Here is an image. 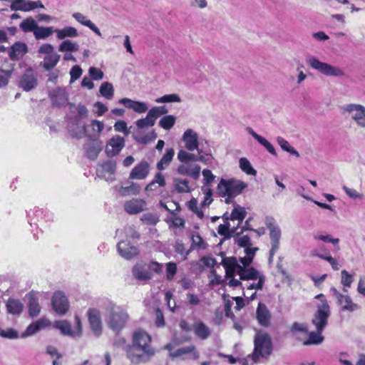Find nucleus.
Listing matches in <instances>:
<instances>
[{"label": "nucleus", "mask_w": 365, "mask_h": 365, "mask_svg": "<svg viewBox=\"0 0 365 365\" xmlns=\"http://www.w3.org/2000/svg\"><path fill=\"white\" fill-rule=\"evenodd\" d=\"M53 103L57 106L66 105L68 101V96L65 89L57 88L52 93Z\"/></svg>", "instance_id": "nucleus-34"}, {"label": "nucleus", "mask_w": 365, "mask_h": 365, "mask_svg": "<svg viewBox=\"0 0 365 365\" xmlns=\"http://www.w3.org/2000/svg\"><path fill=\"white\" fill-rule=\"evenodd\" d=\"M344 112L347 113L356 125L365 129V106L359 103H350L344 107Z\"/></svg>", "instance_id": "nucleus-10"}, {"label": "nucleus", "mask_w": 365, "mask_h": 365, "mask_svg": "<svg viewBox=\"0 0 365 365\" xmlns=\"http://www.w3.org/2000/svg\"><path fill=\"white\" fill-rule=\"evenodd\" d=\"M28 309L29 314L31 317H37L41 312L38 299L34 292H29L28 294Z\"/></svg>", "instance_id": "nucleus-29"}, {"label": "nucleus", "mask_w": 365, "mask_h": 365, "mask_svg": "<svg viewBox=\"0 0 365 365\" xmlns=\"http://www.w3.org/2000/svg\"><path fill=\"white\" fill-rule=\"evenodd\" d=\"M247 186L245 182L239 180L222 178L217 185V192L225 198V202L229 204L233 198L242 193Z\"/></svg>", "instance_id": "nucleus-4"}, {"label": "nucleus", "mask_w": 365, "mask_h": 365, "mask_svg": "<svg viewBox=\"0 0 365 365\" xmlns=\"http://www.w3.org/2000/svg\"><path fill=\"white\" fill-rule=\"evenodd\" d=\"M247 212L245 209L240 205H236L232 210L230 220L232 221L237 220L238 225L241 224L245 218Z\"/></svg>", "instance_id": "nucleus-42"}, {"label": "nucleus", "mask_w": 365, "mask_h": 365, "mask_svg": "<svg viewBox=\"0 0 365 365\" xmlns=\"http://www.w3.org/2000/svg\"><path fill=\"white\" fill-rule=\"evenodd\" d=\"M188 207L192 210L199 218L202 219L204 217L203 211L198 207L197 200L195 198L191 199L188 202Z\"/></svg>", "instance_id": "nucleus-57"}, {"label": "nucleus", "mask_w": 365, "mask_h": 365, "mask_svg": "<svg viewBox=\"0 0 365 365\" xmlns=\"http://www.w3.org/2000/svg\"><path fill=\"white\" fill-rule=\"evenodd\" d=\"M93 112L97 116H102L108 110V107L100 101H97L93 104Z\"/></svg>", "instance_id": "nucleus-62"}, {"label": "nucleus", "mask_w": 365, "mask_h": 365, "mask_svg": "<svg viewBox=\"0 0 365 365\" xmlns=\"http://www.w3.org/2000/svg\"><path fill=\"white\" fill-rule=\"evenodd\" d=\"M79 50V45L71 40H63L58 46L60 52H76Z\"/></svg>", "instance_id": "nucleus-41"}, {"label": "nucleus", "mask_w": 365, "mask_h": 365, "mask_svg": "<svg viewBox=\"0 0 365 365\" xmlns=\"http://www.w3.org/2000/svg\"><path fill=\"white\" fill-rule=\"evenodd\" d=\"M37 26L36 21L31 17L26 18L19 25L20 29L24 32L33 31L34 33Z\"/></svg>", "instance_id": "nucleus-45"}, {"label": "nucleus", "mask_w": 365, "mask_h": 365, "mask_svg": "<svg viewBox=\"0 0 365 365\" xmlns=\"http://www.w3.org/2000/svg\"><path fill=\"white\" fill-rule=\"evenodd\" d=\"M150 172V164L146 161H142L137 164L130 171L129 178L132 180H144Z\"/></svg>", "instance_id": "nucleus-24"}, {"label": "nucleus", "mask_w": 365, "mask_h": 365, "mask_svg": "<svg viewBox=\"0 0 365 365\" xmlns=\"http://www.w3.org/2000/svg\"><path fill=\"white\" fill-rule=\"evenodd\" d=\"M44 9V6L41 1H31V0H13L10 5L11 11H21L28 12L33 11L36 9Z\"/></svg>", "instance_id": "nucleus-13"}, {"label": "nucleus", "mask_w": 365, "mask_h": 365, "mask_svg": "<svg viewBox=\"0 0 365 365\" xmlns=\"http://www.w3.org/2000/svg\"><path fill=\"white\" fill-rule=\"evenodd\" d=\"M267 226L269 230V237L272 245L269 251V257L272 258L279 249L281 230L272 219L267 222Z\"/></svg>", "instance_id": "nucleus-11"}, {"label": "nucleus", "mask_w": 365, "mask_h": 365, "mask_svg": "<svg viewBox=\"0 0 365 365\" xmlns=\"http://www.w3.org/2000/svg\"><path fill=\"white\" fill-rule=\"evenodd\" d=\"M72 16L74 19H76L81 24L88 27L91 31H93L96 35L98 36H101V32L100 29L90 20L80 12H75L72 14Z\"/></svg>", "instance_id": "nucleus-31"}, {"label": "nucleus", "mask_w": 365, "mask_h": 365, "mask_svg": "<svg viewBox=\"0 0 365 365\" xmlns=\"http://www.w3.org/2000/svg\"><path fill=\"white\" fill-rule=\"evenodd\" d=\"M102 147V143L100 142H93L88 144L85 147L87 157L91 160L96 159L101 151Z\"/></svg>", "instance_id": "nucleus-38"}, {"label": "nucleus", "mask_w": 365, "mask_h": 365, "mask_svg": "<svg viewBox=\"0 0 365 365\" xmlns=\"http://www.w3.org/2000/svg\"><path fill=\"white\" fill-rule=\"evenodd\" d=\"M178 174L181 175H186L197 180L200 176V166L189 163H182L177 169Z\"/></svg>", "instance_id": "nucleus-22"}, {"label": "nucleus", "mask_w": 365, "mask_h": 365, "mask_svg": "<svg viewBox=\"0 0 365 365\" xmlns=\"http://www.w3.org/2000/svg\"><path fill=\"white\" fill-rule=\"evenodd\" d=\"M127 358L133 365L146 363L155 354L150 335L143 329L132 334V344L125 347Z\"/></svg>", "instance_id": "nucleus-2"}, {"label": "nucleus", "mask_w": 365, "mask_h": 365, "mask_svg": "<svg viewBox=\"0 0 365 365\" xmlns=\"http://www.w3.org/2000/svg\"><path fill=\"white\" fill-rule=\"evenodd\" d=\"M247 131L266 150L273 155H276L277 153L274 146L264 137L257 134L252 128L247 127Z\"/></svg>", "instance_id": "nucleus-32"}, {"label": "nucleus", "mask_w": 365, "mask_h": 365, "mask_svg": "<svg viewBox=\"0 0 365 365\" xmlns=\"http://www.w3.org/2000/svg\"><path fill=\"white\" fill-rule=\"evenodd\" d=\"M155 101L158 103H172V102H180L181 98L179 95L173 93V94H167L163 96L158 98L155 100Z\"/></svg>", "instance_id": "nucleus-54"}, {"label": "nucleus", "mask_w": 365, "mask_h": 365, "mask_svg": "<svg viewBox=\"0 0 365 365\" xmlns=\"http://www.w3.org/2000/svg\"><path fill=\"white\" fill-rule=\"evenodd\" d=\"M277 142L283 150L287 151L289 154L293 155L297 158L299 157V152L294 147H292L287 140H286L282 137H277Z\"/></svg>", "instance_id": "nucleus-44"}, {"label": "nucleus", "mask_w": 365, "mask_h": 365, "mask_svg": "<svg viewBox=\"0 0 365 365\" xmlns=\"http://www.w3.org/2000/svg\"><path fill=\"white\" fill-rule=\"evenodd\" d=\"M51 304L53 309L58 314H66L69 308L68 299L61 291L53 294Z\"/></svg>", "instance_id": "nucleus-16"}, {"label": "nucleus", "mask_w": 365, "mask_h": 365, "mask_svg": "<svg viewBox=\"0 0 365 365\" xmlns=\"http://www.w3.org/2000/svg\"><path fill=\"white\" fill-rule=\"evenodd\" d=\"M141 187L139 185L131 182L128 186H122L119 192L121 196L126 197L128 195H137L140 193Z\"/></svg>", "instance_id": "nucleus-39"}, {"label": "nucleus", "mask_w": 365, "mask_h": 365, "mask_svg": "<svg viewBox=\"0 0 365 365\" xmlns=\"http://www.w3.org/2000/svg\"><path fill=\"white\" fill-rule=\"evenodd\" d=\"M114 130L116 132L123 133L125 136H128L130 131L127 127V123L124 120H119L114 124Z\"/></svg>", "instance_id": "nucleus-59"}, {"label": "nucleus", "mask_w": 365, "mask_h": 365, "mask_svg": "<svg viewBox=\"0 0 365 365\" xmlns=\"http://www.w3.org/2000/svg\"><path fill=\"white\" fill-rule=\"evenodd\" d=\"M177 272V264L174 262L166 264V277L168 280H172Z\"/></svg>", "instance_id": "nucleus-63"}, {"label": "nucleus", "mask_w": 365, "mask_h": 365, "mask_svg": "<svg viewBox=\"0 0 365 365\" xmlns=\"http://www.w3.org/2000/svg\"><path fill=\"white\" fill-rule=\"evenodd\" d=\"M39 330L40 329L36 322H34L27 327L26 331L22 334L21 336L24 338L26 336H32L37 333Z\"/></svg>", "instance_id": "nucleus-64"}, {"label": "nucleus", "mask_w": 365, "mask_h": 365, "mask_svg": "<svg viewBox=\"0 0 365 365\" xmlns=\"http://www.w3.org/2000/svg\"><path fill=\"white\" fill-rule=\"evenodd\" d=\"M6 309L9 314H20L23 311L24 304L19 299L10 298L6 302Z\"/></svg>", "instance_id": "nucleus-36"}, {"label": "nucleus", "mask_w": 365, "mask_h": 365, "mask_svg": "<svg viewBox=\"0 0 365 365\" xmlns=\"http://www.w3.org/2000/svg\"><path fill=\"white\" fill-rule=\"evenodd\" d=\"M316 299L320 300L317 305V310L312 319V324L317 330L323 331L328 324V318L330 316V307L323 294L316 296Z\"/></svg>", "instance_id": "nucleus-7"}, {"label": "nucleus", "mask_w": 365, "mask_h": 365, "mask_svg": "<svg viewBox=\"0 0 365 365\" xmlns=\"http://www.w3.org/2000/svg\"><path fill=\"white\" fill-rule=\"evenodd\" d=\"M99 91L102 96L108 100L111 99L114 95L113 86L109 82L103 83L100 87Z\"/></svg>", "instance_id": "nucleus-47"}, {"label": "nucleus", "mask_w": 365, "mask_h": 365, "mask_svg": "<svg viewBox=\"0 0 365 365\" xmlns=\"http://www.w3.org/2000/svg\"><path fill=\"white\" fill-rule=\"evenodd\" d=\"M192 330L195 335L202 339L205 340L211 335L210 328L202 321H197L192 326Z\"/></svg>", "instance_id": "nucleus-28"}, {"label": "nucleus", "mask_w": 365, "mask_h": 365, "mask_svg": "<svg viewBox=\"0 0 365 365\" xmlns=\"http://www.w3.org/2000/svg\"><path fill=\"white\" fill-rule=\"evenodd\" d=\"M54 30L53 27H40L37 26L36 29L34 31V36L36 39H44L48 36H50Z\"/></svg>", "instance_id": "nucleus-46"}, {"label": "nucleus", "mask_w": 365, "mask_h": 365, "mask_svg": "<svg viewBox=\"0 0 365 365\" xmlns=\"http://www.w3.org/2000/svg\"><path fill=\"white\" fill-rule=\"evenodd\" d=\"M176 117L172 115L163 116L159 121V125L166 130H170L175 125Z\"/></svg>", "instance_id": "nucleus-50"}, {"label": "nucleus", "mask_w": 365, "mask_h": 365, "mask_svg": "<svg viewBox=\"0 0 365 365\" xmlns=\"http://www.w3.org/2000/svg\"><path fill=\"white\" fill-rule=\"evenodd\" d=\"M329 250L326 249L324 245H320L319 248H314L310 251V256L312 257H319V259H324L327 255V252Z\"/></svg>", "instance_id": "nucleus-58"}, {"label": "nucleus", "mask_w": 365, "mask_h": 365, "mask_svg": "<svg viewBox=\"0 0 365 365\" xmlns=\"http://www.w3.org/2000/svg\"><path fill=\"white\" fill-rule=\"evenodd\" d=\"M175 155V150L173 148H168L165 153L163 155L161 159L157 163V168L159 170H165L171 163Z\"/></svg>", "instance_id": "nucleus-35"}, {"label": "nucleus", "mask_w": 365, "mask_h": 365, "mask_svg": "<svg viewBox=\"0 0 365 365\" xmlns=\"http://www.w3.org/2000/svg\"><path fill=\"white\" fill-rule=\"evenodd\" d=\"M116 170V163L113 160H108L98 165L96 173L98 177L105 179L106 181H113L114 175Z\"/></svg>", "instance_id": "nucleus-18"}, {"label": "nucleus", "mask_w": 365, "mask_h": 365, "mask_svg": "<svg viewBox=\"0 0 365 365\" xmlns=\"http://www.w3.org/2000/svg\"><path fill=\"white\" fill-rule=\"evenodd\" d=\"M313 239L316 241L330 242L333 245H338L339 242V238H334L331 235L314 234Z\"/></svg>", "instance_id": "nucleus-53"}, {"label": "nucleus", "mask_w": 365, "mask_h": 365, "mask_svg": "<svg viewBox=\"0 0 365 365\" xmlns=\"http://www.w3.org/2000/svg\"><path fill=\"white\" fill-rule=\"evenodd\" d=\"M341 283L344 286L343 291L347 292L348 290L346 287H349L353 282V276L349 274L346 270H342L341 272Z\"/></svg>", "instance_id": "nucleus-55"}, {"label": "nucleus", "mask_w": 365, "mask_h": 365, "mask_svg": "<svg viewBox=\"0 0 365 365\" xmlns=\"http://www.w3.org/2000/svg\"><path fill=\"white\" fill-rule=\"evenodd\" d=\"M192 247L205 250L207 247V244L200 235L197 234L192 236Z\"/></svg>", "instance_id": "nucleus-56"}, {"label": "nucleus", "mask_w": 365, "mask_h": 365, "mask_svg": "<svg viewBox=\"0 0 365 365\" xmlns=\"http://www.w3.org/2000/svg\"><path fill=\"white\" fill-rule=\"evenodd\" d=\"M256 317L258 323L264 327H268L270 325L271 314L267 306L259 302L256 310Z\"/></svg>", "instance_id": "nucleus-25"}, {"label": "nucleus", "mask_w": 365, "mask_h": 365, "mask_svg": "<svg viewBox=\"0 0 365 365\" xmlns=\"http://www.w3.org/2000/svg\"><path fill=\"white\" fill-rule=\"evenodd\" d=\"M209 156H212L210 148L201 145L200 150L197 151V155L188 150L181 149L178 151L177 158L181 163H192V162L199 161L206 163L209 160Z\"/></svg>", "instance_id": "nucleus-8"}, {"label": "nucleus", "mask_w": 365, "mask_h": 365, "mask_svg": "<svg viewBox=\"0 0 365 365\" xmlns=\"http://www.w3.org/2000/svg\"><path fill=\"white\" fill-rule=\"evenodd\" d=\"M168 112V110L165 106H157L152 108L148 113V115L150 116L153 121L155 123V120L158 118L166 114Z\"/></svg>", "instance_id": "nucleus-52"}, {"label": "nucleus", "mask_w": 365, "mask_h": 365, "mask_svg": "<svg viewBox=\"0 0 365 365\" xmlns=\"http://www.w3.org/2000/svg\"><path fill=\"white\" fill-rule=\"evenodd\" d=\"M240 169L247 175H255L257 171L252 168L250 161L245 158H242L239 161Z\"/></svg>", "instance_id": "nucleus-51"}, {"label": "nucleus", "mask_w": 365, "mask_h": 365, "mask_svg": "<svg viewBox=\"0 0 365 365\" xmlns=\"http://www.w3.org/2000/svg\"><path fill=\"white\" fill-rule=\"evenodd\" d=\"M254 344V351L252 354L248 355V357L252 358V364L257 363L260 357L267 359L272 351V340L267 333H257Z\"/></svg>", "instance_id": "nucleus-5"}, {"label": "nucleus", "mask_w": 365, "mask_h": 365, "mask_svg": "<svg viewBox=\"0 0 365 365\" xmlns=\"http://www.w3.org/2000/svg\"><path fill=\"white\" fill-rule=\"evenodd\" d=\"M173 359L180 358L182 360L190 359L197 360L200 357V353L195 345L180 347L169 354Z\"/></svg>", "instance_id": "nucleus-14"}, {"label": "nucleus", "mask_w": 365, "mask_h": 365, "mask_svg": "<svg viewBox=\"0 0 365 365\" xmlns=\"http://www.w3.org/2000/svg\"><path fill=\"white\" fill-rule=\"evenodd\" d=\"M133 277L139 281H146L150 279L153 277L151 272L145 262H137L132 269Z\"/></svg>", "instance_id": "nucleus-23"}, {"label": "nucleus", "mask_w": 365, "mask_h": 365, "mask_svg": "<svg viewBox=\"0 0 365 365\" xmlns=\"http://www.w3.org/2000/svg\"><path fill=\"white\" fill-rule=\"evenodd\" d=\"M117 250L119 255L125 259H131L139 255L138 248L131 245L128 241L123 240L118 243Z\"/></svg>", "instance_id": "nucleus-20"}, {"label": "nucleus", "mask_w": 365, "mask_h": 365, "mask_svg": "<svg viewBox=\"0 0 365 365\" xmlns=\"http://www.w3.org/2000/svg\"><path fill=\"white\" fill-rule=\"evenodd\" d=\"M61 56L54 52L50 55H47L43 58L41 63L42 66L46 71H50L53 68L60 60Z\"/></svg>", "instance_id": "nucleus-37"}, {"label": "nucleus", "mask_w": 365, "mask_h": 365, "mask_svg": "<svg viewBox=\"0 0 365 365\" xmlns=\"http://www.w3.org/2000/svg\"><path fill=\"white\" fill-rule=\"evenodd\" d=\"M119 103L125 107L132 109L136 113H143L148 110V107L144 102L133 101L128 98H123L119 100Z\"/></svg>", "instance_id": "nucleus-26"}, {"label": "nucleus", "mask_w": 365, "mask_h": 365, "mask_svg": "<svg viewBox=\"0 0 365 365\" xmlns=\"http://www.w3.org/2000/svg\"><path fill=\"white\" fill-rule=\"evenodd\" d=\"M26 53V45L22 42H16L9 49V56L12 61H18Z\"/></svg>", "instance_id": "nucleus-27"}, {"label": "nucleus", "mask_w": 365, "mask_h": 365, "mask_svg": "<svg viewBox=\"0 0 365 365\" xmlns=\"http://www.w3.org/2000/svg\"><path fill=\"white\" fill-rule=\"evenodd\" d=\"M125 146V140L120 135L111 138L106 145V153L108 157L117 155Z\"/></svg>", "instance_id": "nucleus-19"}, {"label": "nucleus", "mask_w": 365, "mask_h": 365, "mask_svg": "<svg viewBox=\"0 0 365 365\" xmlns=\"http://www.w3.org/2000/svg\"><path fill=\"white\" fill-rule=\"evenodd\" d=\"M202 190L204 192L205 197L202 202V206H208L212 202V190L207 186H203Z\"/></svg>", "instance_id": "nucleus-61"}, {"label": "nucleus", "mask_w": 365, "mask_h": 365, "mask_svg": "<svg viewBox=\"0 0 365 365\" xmlns=\"http://www.w3.org/2000/svg\"><path fill=\"white\" fill-rule=\"evenodd\" d=\"M90 127L92 130V134L89 135V136L98 138L104 129V123L98 120H92L90 123Z\"/></svg>", "instance_id": "nucleus-49"}, {"label": "nucleus", "mask_w": 365, "mask_h": 365, "mask_svg": "<svg viewBox=\"0 0 365 365\" xmlns=\"http://www.w3.org/2000/svg\"><path fill=\"white\" fill-rule=\"evenodd\" d=\"M125 211L130 215H135L147 210V202L145 200L133 198L124 203Z\"/></svg>", "instance_id": "nucleus-21"}, {"label": "nucleus", "mask_w": 365, "mask_h": 365, "mask_svg": "<svg viewBox=\"0 0 365 365\" xmlns=\"http://www.w3.org/2000/svg\"><path fill=\"white\" fill-rule=\"evenodd\" d=\"M54 32L56 34V38L59 40H66V38H76L79 36L78 30L72 26L56 29Z\"/></svg>", "instance_id": "nucleus-33"}, {"label": "nucleus", "mask_w": 365, "mask_h": 365, "mask_svg": "<svg viewBox=\"0 0 365 365\" xmlns=\"http://www.w3.org/2000/svg\"><path fill=\"white\" fill-rule=\"evenodd\" d=\"M237 245L244 249V257L237 259L235 257H224L222 264L230 274L237 273L241 279L257 280V282L247 283L245 286L248 289H262L266 277L259 270L251 266L257 247H252L248 235L238 237L236 239Z\"/></svg>", "instance_id": "nucleus-1"}, {"label": "nucleus", "mask_w": 365, "mask_h": 365, "mask_svg": "<svg viewBox=\"0 0 365 365\" xmlns=\"http://www.w3.org/2000/svg\"><path fill=\"white\" fill-rule=\"evenodd\" d=\"M37 85V79L34 73L24 74L19 81V86L25 91L34 89Z\"/></svg>", "instance_id": "nucleus-30"}, {"label": "nucleus", "mask_w": 365, "mask_h": 365, "mask_svg": "<svg viewBox=\"0 0 365 365\" xmlns=\"http://www.w3.org/2000/svg\"><path fill=\"white\" fill-rule=\"evenodd\" d=\"M182 140L184 143L185 148L190 151L200 150L201 145L209 148L208 142L206 140L199 139L198 134L192 129H187L182 136Z\"/></svg>", "instance_id": "nucleus-9"}, {"label": "nucleus", "mask_w": 365, "mask_h": 365, "mask_svg": "<svg viewBox=\"0 0 365 365\" xmlns=\"http://www.w3.org/2000/svg\"><path fill=\"white\" fill-rule=\"evenodd\" d=\"M88 318L90 327L93 334L99 337L102 334L103 325L100 312L96 309H89L88 311Z\"/></svg>", "instance_id": "nucleus-17"}, {"label": "nucleus", "mask_w": 365, "mask_h": 365, "mask_svg": "<svg viewBox=\"0 0 365 365\" xmlns=\"http://www.w3.org/2000/svg\"><path fill=\"white\" fill-rule=\"evenodd\" d=\"M330 292L336 299L337 303L341 307L342 310L351 312L359 308L358 304L352 302L349 296L341 294L335 287H331Z\"/></svg>", "instance_id": "nucleus-15"}, {"label": "nucleus", "mask_w": 365, "mask_h": 365, "mask_svg": "<svg viewBox=\"0 0 365 365\" xmlns=\"http://www.w3.org/2000/svg\"><path fill=\"white\" fill-rule=\"evenodd\" d=\"M54 327L58 329L62 334L74 337L71 324L68 321H56L54 323Z\"/></svg>", "instance_id": "nucleus-43"}, {"label": "nucleus", "mask_w": 365, "mask_h": 365, "mask_svg": "<svg viewBox=\"0 0 365 365\" xmlns=\"http://www.w3.org/2000/svg\"><path fill=\"white\" fill-rule=\"evenodd\" d=\"M106 322L108 327L115 333L118 334L128 321L127 311L113 303H108L106 307Z\"/></svg>", "instance_id": "nucleus-3"}, {"label": "nucleus", "mask_w": 365, "mask_h": 365, "mask_svg": "<svg viewBox=\"0 0 365 365\" xmlns=\"http://www.w3.org/2000/svg\"><path fill=\"white\" fill-rule=\"evenodd\" d=\"M136 125L139 129H142L148 126H153L155 122L150 116L148 115V113L145 118L139 119L136 121Z\"/></svg>", "instance_id": "nucleus-60"}, {"label": "nucleus", "mask_w": 365, "mask_h": 365, "mask_svg": "<svg viewBox=\"0 0 365 365\" xmlns=\"http://www.w3.org/2000/svg\"><path fill=\"white\" fill-rule=\"evenodd\" d=\"M175 189L178 192H189L190 191L188 180L185 179L175 178L173 180Z\"/></svg>", "instance_id": "nucleus-48"}, {"label": "nucleus", "mask_w": 365, "mask_h": 365, "mask_svg": "<svg viewBox=\"0 0 365 365\" xmlns=\"http://www.w3.org/2000/svg\"><path fill=\"white\" fill-rule=\"evenodd\" d=\"M225 272H227L226 269H225ZM226 275H227V278L229 279V280L227 282V285H229L230 287H237L241 286L242 289L244 291V293H243L244 297L246 299H247L249 302L253 301L254 299H256V297H257L256 292L252 293L251 294H249L248 292L250 290H253V289L257 290V289H247V288L245 287V286L247 283L257 282V280H246V279H241L240 278V279H235V278H234V276L238 275L237 273L230 274L227 272H226Z\"/></svg>", "instance_id": "nucleus-12"}, {"label": "nucleus", "mask_w": 365, "mask_h": 365, "mask_svg": "<svg viewBox=\"0 0 365 365\" xmlns=\"http://www.w3.org/2000/svg\"><path fill=\"white\" fill-rule=\"evenodd\" d=\"M306 63L312 69L317 71L322 75L328 77H342L345 75L344 70L338 66L321 61L314 56H309Z\"/></svg>", "instance_id": "nucleus-6"}, {"label": "nucleus", "mask_w": 365, "mask_h": 365, "mask_svg": "<svg viewBox=\"0 0 365 365\" xmlns=\"http://www.w3.org/2000/svg\"><path fill=\"white\" fill-rule=\"evenodd\" d=\"M322 330H317L316 331H311L309 333V338L303 342L304 345H318L324 341Z\"/></svg>", "instance_id": "nucleus-40"}]
</instances>
